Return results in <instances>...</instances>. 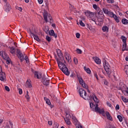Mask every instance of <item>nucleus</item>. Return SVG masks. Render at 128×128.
I'll use <instances>...</instances> for the list:
<instances>
[{"label": "nucleus", "mask_w": 128, "mask_h": 128, "mask_svg": "<svg viewBox=\"0 0 128 128\" xmlns=\"http://www.w3.org/2000/svg\"><path fill=\"white\" fill-rule=\"evenodd\" d=\"M102 30L104 32H108V27L106 26H104L102 28Z\"/></svg>", "instance_id": "aec40b11"}, {"label": "nucleus", "mask_w": 128, "mask_h": 128, "mask_svg": "<svg viewBox=\"0 0 128 128\" xmlns=\"http://www.w3.org/2000/svg\"><path fill=\"white\" fill-rule=\"evenodd\" d=\"M5 10L6 12H10V6H6L5 7Z\"/></svg>", "instance_id": "f704fd0d"}, {"label": "nucleus", "mask_w": 128, "mask_h": 128, "mask_svg": "<svg viewBox=\"0 0 128 128\" xmlns=\"http://www.w3.org/2000/svg\"><path fill=\"white\" fill-rule=\"evenodd\" d=\"M49 34L52 36H54L56 38H58V35L54 34V30H51L49 32Z\"/></svg>", "instance_id": "6ab92c4d"}, {"label": "nucleus", "mask_w": 128, "mask_h": 128, "mask_svg": "<svg viewBox=\"0 0 128 128\" xmlns=\"http://www.w3.org/2000/svg\"><path fill=\"white\" fill-rule=\"evenodd\" d=\"M5 90L7 92H10V88H8V86H5Z\"/></svg>", "instance_id": "8fccbe9b"}, {"label": "nucleus", "mask_w": 128, "mask_h": 128, "mask_svg": "<svg viewBox=\"0 0 128 128\" xmlns=\"http://www.w3.org/2000/svg\"><path fill=\"white\" fill-rule=\"evenodd\" d=\"M48 124H49V126H52V121H48Z\"/></svg>", "instance_id": "e2e57ef3"}, {"label": "nucleus", "mask_w": 128, "mask_h": 128, "mask_svg": "<svg viewBox=\"0 0 128 128\" xmlns=\"http://www.w3.org/2000/svg\"><path fill=\"white\" fill-rule=\"evenodd\" d=\"M26 84H27L28 88H32V86L30 84V82L28 80H27L26 82Z\"/></svg>", "instance_id": "c9c22d12"}, {"label": "nucleus", "mask_w": 128, "mask_h": 128, "mask_svg": "<svg viewBox=\"0 0 128 128\" xmlns=\"http://www.w3.org/2000/svg\"><path fill=\"white\" fill-rule=\"evenodd\" d=\"M80 34L78 32L76 33V38H80Z\"/></svg>", "instance_id": "603ef678"}, {"label": "nucleus", "mask_w": 128, "mask_h": 128, "mask_svg": "<svg viewBox=\"0 0 128 128\" xmlns=\"http://www.w3.org/2000/svg\"><path fill=\"white\" fill-rule=\"evenodd\" d=\"M18 10H19L20 12H22V8L19 7L18 8Z\"/></svg>", "instance_id": "0e129e2a"}, {"label": "nucleus", "mask_w": 128, "mask_h": 128, "mask_svg": "<svg viewBox=\"0 0 128 128\" xmlns=\"http://www.w3.org/2000/svg\"><path fill=\"white\" fill-rule=\"evenodd\" d=\"M97 16L98 18V22H102L104 20V12H102V10L99 9V10H97Z\"/></svg>", "instance_id": "39448f33"}, {"label": "nucleus", "mask_w": 128, "mask_h": 128, "mask_svg": "<svg viewBox=\"0 0 128 128\" xmlns=\"http://www.w3.org/2000/svg\"><path fill=\"white\" fill-rule=\"evenodd\" d=\"M124 71L126 72V74L128 76V65L125 66Z\"/></svg>", "instance_id": "e433bc0d"}, {"label": "nucleus", "mask_w": 128, "mask_h": 128, "mask_svg": "<svg viewBox=\"0 0 128 128\" xmlns=\"http://www.w3.org/2000/svg\"><path fill=\"white\" fill-rule=\"evenodd\" d=\"M116 109L117 110H120V105L116 104Z\"/></svg>", "instance_id": "6e6d98bb"}, {"label": "nucleus", "mask_w": 128, "mask_h": 128, "mask_svg": "<svg viewBox=\"0 0 128 128\" xmlns=\"http://www.w3.org/2000/svg\"><path fill=\"white\" fill-rule=\"evenodd\" d=\"M44 100L46 101V104H48V106H50V101L48 100V98H46V97H44Z\"/></svg>", "instance_id": "5701e85b"}, {"label": "nucleus", "mask_w": 128, "mask_h": 128, "mask_svg": "<svg viewBox=\"0 0 128 128\" xmlns=\"http://www.w3.org/2000/svg\"><path fill=\"white\" fill-rule=\"evenodd\" d=\"M42 82L44 86H48V84H50V80H48V78L47 74L43 75V76L42 77Z\"/></svg>", "instance_id": "0eeeda50"}, {"label": "nucleus", "mask_w": 128, "mask_h": 128, "mask_svg": "<svg viewBox=\"0 0 128 128\" xmlns=\"http://www.w3.org/2000/svg\"><path fill=\"white\" fill-rule=\"evenodd\" d=\"M24 60H26V64H28L29 60H28V56H25Z\"/></svg>", "instance_id": "a19ab883"}, {"label": "nucleus", "mask_w": 128, "mask_h": 128, "mask_svg": "<svg viewBox=\"0 0 128 128\" xmlns=\"http://www.w3.org/2000/svg\"><path fill=\"white\" fill-rule=\"evenodd\" d=\"M56 62L58 68L61 70H62V72H64V74L66 76H70V72H68V68H66V64L62 63V62L60 61L58 59H56Z\"/></svg>", "instance_id": "f257e3e1"}, {"label": "nucleus", "mask_w": 128, "mask_h": 128, "mask_svg": "<svg viewBox=\"0 0 128 128\" xmlns=\"http://www.w3.org/2000/svg\"><path fill=\"white\" fill-rule=\"evenodd\" d=\"M106 2L108 4H114V0H106Z\"/></svg>", "instance_id": "de8ad7c7"}, {"label": "nucleus", "mask_w": 128, "mask_h": 128, "mask_svg": "<svg viewBox=\"0 0 128 128\" xmlns=\"http://www.w3.org/2000/svg\"><path fill=\"white\" fill-rule=\"evenodd\" d=\"M64 58L68 62H72V58L70 57V54L67 52H65Z\"/></svg>", "instance_id": "ddd939ff"}, {"label": "nucleus", "mask_w": 128, "mask_h": 128, "mask_svg": "<svg viewBox=\"0 0 128 128\" xmlns=\"http://www.w3.org/2000/svg\"><path fill=\"white\" fill-rule=\"evenodd\" d=\"M20 120H22V124H26V120L24 119L23 116H20Z\"/></svg>", "instance_id": "37998d69"}, {"label": "nucleus", "mask_w": 128, "mask_h": 128, "mask_svg": "<svg viewBox=\"0 0 128 128\" xmlns=\"http://www.w3.org/2000/svg\"><path fill=\"white\" fill-rule=\"evenodd\" d=\"M5 60H6L7 64H10V57H8V58L5 59Z\"/></svg>", "instance_id": "a18cd8bd"}, {"label": "nucleus", "mask_w": 128, "mask_h": 128, "mask_svg": "<svg viewBox=\"0 0 128 128\" xmlns=\"http://www.w3.org/2000/svg\"><path fill=\"white\" fill-rule=\"evenodd\" d=\"M70 76L71 78H74V72H72Z\"/></svg>", "instance_id": "680f3d73"}, {"label": "nucleus", "mask_w": 128, "mask_h": 128, "mask_svg": "<svg viewBox=\"0 0 128 128\" xmlns=\"http://www.w3.org/2000/svg\"><path fill=\"white\" fill-rule=\"evenodd\" d=\"M103 12L105 14H108V12H110V11L106 8H102Z\"/></svg>", "instance_id": "c756f323"}, {"label": "nucleus", "mask_w": 128, "mask_h": 128, "mask_svg": "<svg viewBox=\"0 0 128 128\" xmlns=\"http://www.w3.org/2000/svg\"><path fill=\"white\" fill-rule=\"evenodd\" d=\"M78 78L79 82L80 84H81L82 86V88H84L88 89V85L84 84V82L82 78V77H78Z\"/></svg>", "instance_id": "1a4fd4ad"}, {"label": "nucleus", "mask_w": 128, "mask_h": 128, "mask_svg": "<svg viewBox=\"0 0 128 128\" xmlns=\"http://www.w3.org/2000/svg\"><path fill=\"white\" fill-rule=\"evenodd\" d=\"M126 62H128V56H126Z\"/></svg>", "instance_id": "774afa93"}, {"label": "nucleus", "mask_w": 128, "mask_h": 128, "mask_svg": "<svg viewBox=\"0 0 128 128\" xmlns=\"http://www.w3.org/2000/svg\"><path fill=\"white\" fill-rule=\"evenodd\" d=\"M104 84H105L106 86H108V81H106V80H104Z\"/></svg>", "instance_id": "13d9d810"}, {"label": "nucleus", "mask_w": 128, "mask_h": 128, "mask_svg": "<svg viewBox=\"0 0 128 128\" xmlns=\"http://www.w3.org/2000/svg\"><path fill=\"white\" fill-rule=\"evenodd\" d=\"M57 54L58 56V58H60V60H64V55L62 54V50H60L58 49L56 50Z\"/></svg>", "instance_id": "f8f14e48"}, {"label": "nucleus", "mask_w": 128, "mask_h": 128, "mask_svg": "<svg viewBox=\"0 0 128 128\" xmlns=\"http://www.w3.org/2000/svg\"><path fill=\"white\" fill-rule=\"evenodd\" d=\"M74 62H75V64H78V59L76 58H74Z\"/></svg>", "instance_id": "5fc2aeb1"}, {"label": "nucleus", "mask_w": 128, "mask_h": 128, "mask_svg": "<svg viewBox=\"0 0 128 128\" xmlns=\"http://www.w3.org/2000/svg\"><path fill=\"white\" fill-rule=\"evenodd\" d=\"M106 116L107 117L108 120H112V116H110V114L108 112H106Z\"/></svg>", "instance_id": "4be33fe9"}, {"label": "nucleus", "mask_w": 128, "mask_h": 128, "mask_svg": "<svg viewBox=\"0 0 128 128\" xmlns=\"http://www.w3.org/2000/svg\"><path fill=\"white\" fill-rule=\"evenodd\" d=\"M88 14V16L89 18H92V16H94V12H88L87 13Z\"/></svg>", "instance_id": "473e14b6"}, {"label": "nucleus", "mask_w": 128, "mask_h": 128, "mask_svg": "<svg viewBox=\"0 0 128 128\" xmlns=\"http://www.w3.org/2000/svg\"><path fill=\"white\" fill-rule=\"evenodd\" d=\"M126 50V44H124L122 46V50L123 52H124Z\"/></svg>", "instance_id": "79ce46f5"}, {"label": "nucleus", "mask_w": 128, "mask_h": 128, "mask_svg": "<svg viewBox=\"0 0 128 128\" xmlns=\"http://www.w3.org/2000/svg\"><path fill=\"white\" fill-rule=\"evenodd\" d=\"M90 108H92V110L94 111V104L92 102H90Z\"/></svg>", "instance_id": "bb28decb"}, {"label": "nucleus", "mask_w": 128, "mask_h": 128, "mask_svg": "<svg viewBox=\"0 0 128 128\" xmlns=\"http://www.w3.org/2000/svg\"><path fill=\"white\" fill-rule=\"evenodd\" d=\"M78 93L81 98H84V100H88V94L82 88H80L78 90Z\"/></svg>", "instance_id": "20e7f679"}, {"label": "nucleus", "mask_w": 128, "mask_h": 128, "mask_svg": "<svg viewBox=\"0 0 128 128\" xmlns=\"http://www.w3.org/2000/svg\"><path fill=\"white\" fill-rule=\"evenodd\" d=\"M18 91H19L20 94H22V89H20V88L18 89Z\"/></svg>", "instance_id": "864d4df0"}, {"label": "nucleus", "mask_w": 128, "mask_h": 128, "mask_svg": "<svg viewBox=\"0 0 128 128\" xmlns=\"http://www.w3.org/2000/svg\"><path fill=\"white\" fill-rule=\"evenodd\" d=\"M118 90H122V94H124V96H128V88L122 83L120 84Z\"/></svg>", "instance_id": "7ed1b4c3"}, {"label": "nucleus", "mask_w": 128, "mask_h": 128, "mask_svg": "<svg viewBox=\"0 0 128 128\" xmlns=\"http://www.w3.org/2000/svg\"><path fill=\"white\" fill-rule=\"evenodd\" d=\"M79 24H80V26H86V24H84V23L83 22H82V20H80L79 21Z\"/></svg>", "instance_id": "ea45409f"}, {"label": "nucleus", "mask_w": 128, "mask_h": 128, "mask_svg": "<svg viewBox=\"0 0 128 128\" xmlns=\"http://www.w3.org/2000/svg\"><path fill=\"white\" fill-rule=\"evenodd\" d=\"M95 77L96 78V80H98V74H94Z\"/></svg>", "instance_id": "69168bd1"}, {"label": "nucleus", "mask_w": 128, "mask_h": 128, "mask_svg": "<svg viewBox=\"0 0 128 128\" xmlns=\"http://www.w3.org/2000/svg\"><path fill=\"white\" fill-rule=\"evenodd\" d=\"M108 14V16H110V18H114V15H115V14H114V12H110V11H109L108 14Z\"/></svg>", "instance_id": "7c9ffc66"}, {"label": "nucleus", "mask_w": 128, "mask_h": 128, "mask_svg": "<svg viewBox=\"0 0 128 128\" xmlns=\"http://www.w3.org/2000/svg\"><path fill=\"white\" fill-rule=\"evenodd\" d=\"M121 40H122V42H124V44H126V36H121Z\"/></svg>", "instance_id": "b1692460"}, {"label": "nucleus", "mask_w": 128, "mask_h": 128, "mask_svg": "<svg viewBox=\"0 0 128 128\" xmlns=\"http://www.w3.org/2000/svg\"><path fill=\"white\" fill-rule=\"evenodd\" d=\"M66 118H64V121L67 124H70V114L68 112H66Z\"/></svg>", "instance_id": "6e6552de"}, {"label": "nucleus", "mask_w": 128, "mask_h": 128, "mask_svg": "<svg viewBox=\"0 0 128 128\" xmlns=\"http://www.w3.org/2000/svg\"><path fill=\"white\" fill-rule=\"evenodd\" d=\"M32 72L34 74L35 78H37L38 80H40V78H42V73L38 72L36 71H34L32 69Z\"/></svg>", "instance_id": "9b49d317"}, {"label": "nucleus", "mask_w": 128, "mask_h": 128, "mask_svg": "<svg viewBox=\"0 0 128 128\" xmlns=\"http://www.w3.org/2000/svg\"><path fill=\"white\" fill-rule=\"evenodd\" d=\"M10 52L12 54H16V48L14 47H10Z\"/></svg>", "instance_id": "412c9836"}, {"label": "nucleus", "mask_w": 128, "mask_h": 128, "mask_svg": "<svg viewBox=\"0 0 128 128\" xmlns=\"http://www.w3.org/2000/svg\"><path fill=\"white\" fill-rule=\"evenodd\" d=\"M0 80L1 82H4L6 80V73H0Z\"/></svg>", "instance_id": "f3484780"}, {"label": "nucleus", "mask_w": 128, "mask_h": 128, "mask_svg": "<svg viewBox=\"0 0 128 128\" xmlns=\"http://www.w3.org/2000/svg\"><path fill=\"white\" fill-rule=\"evenodd\" d=\"M103 66H104V69L106 72V73H104L103 72V74H104L105 76H106L107 74L108 76H110V74H112V70H110V64H108V62L106 60H104V62H103Z\"/></svg>", "instance_id": "f03ea898"}, {"label": "nucleus", "mask_w": 128, "mask_h": 128, "mask_svg": "<svg viewBox=\"0 0 128 128\" xmlns=\"http://www.w3.org/2000/svg\"><path fill=\"white\" fill-rule=\"evenodd\" d=\"M26 98L28 100H30V96H28V91H26Z\"/></svg>", "instance_id": "c03bdc74"}, {"label": "nucleus", "mask_w": 128, "mask_h": 128, "mask_svg": "<svg viewBox=\"0 0 128 128\" xmlns=\"http://www.w3.org/2000/svg\"><path fill=\"white\" fill-rule=\"evenodd\" d=\"M94 110L96 112H99L100 114H104V109H100L98 108V104H96Z\"/></svg>", "instance_id": "9d476101"}, {"label": "nucleus", "mask_w": 128, "mask_h": 128, "mask_svg": "<svg viewBox=\"0 0 128 128\" xmlns=\"http://www.w3.org/2000/svg\"><path fill=\"white\" fill-rule=\"evenodd\" d=\"M38 2L40 4H42V2H44L43 0H38Z\"/></svg>", "instance_id": "4d7b16f0"}, {"label": "nucleus", "mask_w": 128, "mask_h": 128, "mask_svg": "<svg viewBox=\"0 0 128 128\" xmlns=\"http://www.w3.org/2000/svg\"><path fill=\"white\" fill-rule=\"evenodd\" d=\"M122 23L123 24H128V20L126 18H123L122 20Z\"/></svg>", "instance_id": "cd10ccee"}, {"label": "nucleus", "mask_w": 128, "mask_h": 128, "mask_svg": "<svg viewBox=\"0 0 128 128\" xmlns=\"http://www.w3.org/2000/svg\"><path fill=\"white\" fill-rule=\"evenodd\" d=\"M52 26L54 28H56V24H52Z\"/></svg>", "instance_id": "338daca9"}, {"label": "nucleus", "mask_w": 128, "mask_h": 128, "mask_svg": "<svg viewBox=\"0 0 128 128\" xmlns=\"http://www.w3.org/2000/svg\"><path fill=\"white\" fill-rule=\"evenodd\" d=\"M16 56L20 60V62H24V54H22V52L20 51V50L17 49L16 50Z\"/></svg>", "instance_id": "423d86ee"}, {"label": "nucleus", "mask_w": 128, "mask_h": 128, "mask_svg": "<svg viewBox=\"0 0 128 128\" xmlns=\"http://www.w3.org/2000/svg\"><path fill=\"white\" fill-rule=\"evenodd\" d=\"M53 128H58V123H55L53 125Z\"/></svg>", "instance_id": "09e8293b"}, {"label": "nucleus", "mask_w": 128, "mask_h": 128, "mask_svg": "<svg viewBox=\"0 0 128 128\" xmlns=\"http://www.w3.org/2000/svg\"><path fill=\"white\" fill-rule=\"evenodd\" d=\"M121 98L124 102H128V98L124 97V96H121Z\"/></svg>", "instance_id": "2f4dec72"}, {"label": "nucleus", "mask_w": 128, "mask_h": 128, "mask_svg": "<svg viewBox=\"0 0 128 128\" xmlns=\"http://www.w3.org/2000/svg\"><path fill=\"white\" fill-rule=\"evenodd\" d=\"M113 18L116 22H120V20L118 19V16L116 14L114 15V16H113Z\"/></svg>", "instance_id": "c85d7f7f"}, {"label": "nucleus", "mask_w": 128, "mask_h": 128, "mask_svg": "<svg viewBox=\"0 0 128 128\" xmlns=\"http://www.w3.org/2000/svg\"><path fill=\"white\" fill-rule=\"evenodd\" d=\"M76 52L78 54H81L82 53V50L80 48H77L76 50Z\"/></svg>", "instance_id": "4c0bfd02"}, {"label": "nucleus", "mask_w": 128, "mask_h": 128, "mask_svg": "<svg viewBox=\"0 0 128 128\" xmlns=\"http://www.w3.org/2000/svg\"><path fill=\"white\" fill-rule=\"evenodd\" d=\"M92 98L94 100V102L96 104H98V102H100L98 100V99L96 96L95 95H94L92 97L90 96V98L89 100H92Z\"/></svg>", "instance_id": "a211bd4d"}, {"label": "nucleus", "mask_w": 128, "mask_h": 128, "mask_svg": "<svg viewBox=\"0 0 128 128\" xmlns=\"http://www.w3.org/2000/svg\"><path fill=\"white\" fill-rule=\"evenodd\" d=\"M93 6V8H94V10H100V9L98 6L96 4H94L92 5Z\"/></svg>", "instance_id": "393cba45"}, {"label": "nucleus", "mask_w": 128, "mask_h": 128, "mask_svg": "<svg viewBox=\"0 0 128 128\" xmlns=\"http://www.w3.org/2000/svg\"><path fill=\"white\" fill-rule=\"evenodd\" d=\"M77 128H82V125L78 124L77 126H76Z\"/></svg>", "instance_id": "052dcab7"}, {"label": "nucleus", "mask_w": 128, "mask_h": 128, "mask_svg": "<svg viewBox=\"0 0 128 128\" xmlns=\"http://www.w3.org/2000/svg\"><path fill=\"white\" fill-rule=\"evenodd\" d=\"M0 56L4 58V60H8V56L4 52L1 51L0 52Z\"/></svg>", "instance_id": "2eb2a0df"}, {"label": "nucleus", "mask_w": 128, "mask_h": 128, "mask_svg": "<svg viewBox=\"0 0 128 128\" xmlns=\"http://www.w3.org/2000/svg\"><path fill=\"white\" fill-rule=\"evenodd\" d=\"M93 60H94L95 62L97 64H100L102 61L100 58L98 57H94Z\"/></svg>", "instance_id": "dca6fc26"}, {"label": "nucleus", "mask_w": 128, "mask_h": 128, "mask_svg": "<svg viewBox=\"0 0 128 128\" xmlns=\"http://www.w3.org/2000/svg\"><path fill=\"white\" fill-rule=\"evenodd\" d=\"M84 70H85L87 74H90L91 72L90 69V68H86V66L84 67Z\"/></svg>", "instance_id": "a878e982"}, {"label": "nucleus", "mask_w": 128, "mask_h": 128, "mask_svg": "<svg viewBox=\"0 0 128 128\" xmlns=\"http://www.w3.org/2000/svg\"><path fill=\"white\" fill-rule=\"evenodd\" d=\"M2 73H4V72H2V66H0V74Z\"/></svg>", "instance_id": "bf43d9fd"}, {"label": "nucleus", "mask_w": 128, "mask_h": 128, "mask_svg": "<svg viewBox=\"0 0 128 128\" xmlns=\"http://www.w3.org/2000/svg\"><path fill=\"white\" fill-rule=\"evenodd\" d=\"M44 18L45 22H48V14L46 13H44Z\"/></svg>", "instance_id": "72a5a7b5"}, {"label": "nucleus", "mask_w": 128, "mask_h": 128, "mask_svg": "<svg viewBox=\"0 0 128 128\" xmlns=\"http://www.w3.org/2000/svg\"><path fill=\"white\" fill-rule=\"evenodd\" d=\"M46 40H48V42H50V40H52V38L48 36H46Z\"/></svg>", "instance_id": "49530a36"}, {"label": "nucleus", "mask_w": 128, "mask_h": 128, "mask_svg": "<svg viewBox=\"0 0 128 128\" xmlns=\"http://www.w3.org/2000/svg\"><path fill=\"white\" fill-rule=\"evenodd\" d=\"M106 104L108 106H109L110 108H112V104H110V102H106Z\"/></svg>", "instance_id": "3c124183"}, {"label": "nucleus", "mask_w": 128, "mask_h": 128, "mask_svg": "<svg viewBox=\"0 0 128 128\" xmlns=\"http://www.w3.org/2000/svg\"><path fill=\"white\" fill-rule=\"evenodd\" d=\"M30 35L31 36H33L34 40H36V42H40V38H38V36L37 35L35 34L34 33L32 32V31L30 32Z\"/></svg>", "instance_id": "4468645a"}, {"label": "nucleus", "mask_w": 128, "mask_h": 128, "mask_svg": "<svg viewBox=\"0 0 128 128\" xmlns=\"http://www.w3.org/2000/svg\"><path fill=\"white\" fill-rule=\"evenodd\" d=\"M117 118H118V120L120 122H122V117L120 116V115H118L117 116Z\"/></svg>", "instance_id": "58836bf2"}]
</instances>
